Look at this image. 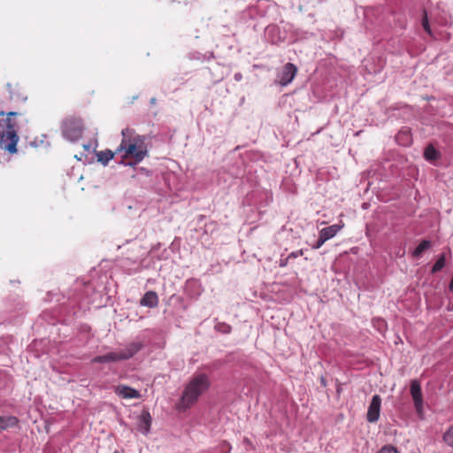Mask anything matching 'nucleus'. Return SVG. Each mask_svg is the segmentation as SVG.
Here are the masks:
<instances>
[{
  "label": "nucleus",
  "mask_w": 453,
  "mask_h": 453,
  "mask_svg": "<svg viewBox=\"0 0 453 453\" xmlns=\"http://www.w3.org/2000/svg\"><path fill=\"white\" fill-rule=\"evenodd\" d=\"M114 152H112L111 150H105L97 152V159L99 162H101L104 165H106L110 160H111L114 157Z\"/></svg>",
  "instance_id": "14"
},
{
  "label": "nucleus",
  "mask_w": 453,
  "mask_h": 453,
  "mask_svg": "<svg viewBox=\"0 0 453 453\" xmlns=\"http://www.w3.org/2000/svg\"><path fill=\"white\" fill-rule=\"evenodd\" d=\"M142 349L140 342H131L126 346L125 349H118L106 353L102 356H97L92 359L93 363H114L131 358Z\"/></svg>",
  "instance_id": "4"
},
{
  "label": "nucleus",
  "mask_w": 453,
  "mask_h": 453,
  "mask_svg": "<svg viewBox=\"0 0 453 453\" xmlns=\"http://www.w3.org/2000/svg\"><path fill=\"white\" fill-rule=\"evenodd\" d=\"M411 395L412 396L414 406L418 412L422 411L423 408V397L421 392V387L418 381L412 380L411 384Z\"/></svg>",
  "instance_id": "8"
},
{
  "label": "nucleus",
  "mask_w": 453,
  "mask_h": 453,
  "mask_svg": "<svg viewBox=\"0 0 453 453\" xmlns=\"http://www.w3.org/2000/svg\"><path fill=\"white\" fill-rule=\"evenodd\" d=\"M83 125L81 119L69 118L63 122L62 134L71 142L79 140L82 135Z\"/></svg>",
  "instance_id": "5"
},
{
  "label": "nucleus",
  "mask_w": 453,
  "mask_h": 453,
  "mask_svg": "<svg viewBox=\"0 0 453 453\" xmlns=\"http://www.w3.org/2000/svg\"><path fill=\"white\" fill-rule=\"evenodd\" d=\"M381 406V398L379 395H374L369 404L366 419L370 423H375L380 418Z\"/></svg>",
  "instance_id": "6"
},
{
  "label": "nucleus",
  "mask_w": 453,
  "mask_h": 453,
  "mask_svg": "<svg viewBox=\"0 0 453 453\" xmlns=\"http://www.w3.org/2000/svg\"><path fill=\"white\" fill-rule=\"evenodd\" d=\"M210 384L209 377L206 374L199 373L194 375L184 388L179 408L181 410L189 409L208 390Z\"/></svg>",
  "instance_id": "2"
},
{
  "label": "nucleus",
  "mask_w": 453,
  "mask_h": 453,
  "mask_svg": "<svg viewBox=\"0 0 453 453\" xmlns=\"http://www.w3.org/2000/svg\"><path fill=\"white\" fill-rule=\"evenodd\" d=\"M303 254V250H296V251H293L291 252L288 256V258H296L300 256H302Z\"/></svg>",
  "instance_id": "21"
},
{
  "label": "nucleus",
  "mask_w": 453,
  "mask_h": 453,
  "mask_svg": "<svg viewBox=\"0 0 453 453\" xmlns=\"http://www.w3.org/2000/svg\"><path fill=\"white\" fill-rule=\"evenodd\" d=\"M377 453H397V450L393 446H384Z\"/></svg>",
  "instance_id": "20"
},
{
  "label": "nucleus",
  "mask_w": 453,
  "mask_h": 453,
  "mask_svg": "<svg viewBox=\"0 0 453 453\" xmlns=\"http://www.w3.org/2000/svg\"><path fill=\"white\" fill-rule=\"evenodd\" d=\"M289 258H285V259H280V267H285L287 265H288V262Z\"/></svg>",
  "instance_id": "23"
},
{
  "label": "nucleus",
  "mask_w": 453,
  "mask_h": 453,
  "mask_svg": "<svg viewBox=\"0 0 453 453\" xmlns=\"http://www.w3.org/2000/svg\"><path fill=\"white\" fill-rule=\"evenodd\" d=\"M442 439L449 447L453 448V425L445 431Z\"/></svg>",
  "instance_id": "16"
},
{
  "label": "nucleus",
  "mask_w": 453,
  "mask_h": 453,
  "mask_svg": "<svg viewBox=\"0 0 453 453\" xmlns=\"http://www.w3.org/2000/svg\"><path fill=\"white\" fill-rule=\"evenodd\" d=\"M445 260H446L445 256L443 254H441L438 257V259L436 260L434 265H433L432 273H435L441 271L445 265Z\"/></svg>",
  "instance_id": "17"
},
{
  "label": "nucleus",
  "mask_w": 453,
  "mask_h": 453,
  "mask_svg": "<svg viewBox=\"0 0 453 453\" xmlns=\"http://www.w3.org/2000/svg\"><path fill=\"white\" fill-rule=\"evenodd\" d=\"M431 247V242L427 240H423L418 246L414 250L412 256L419 257L421 254Z\"/></svg>",
  "instance_id": "15"
},
{
  "label": "nucleus",
  "mask_w": 453,
  "mask_h": 453,
  "mask_svg": "<svg viewBox=\"0 0 453 453\" xmlns=\"http://www.w3.org/2000/svg\"><path fill=\"white\" fill-rule=\"evenodd\" d=\"M320 381H321V384H322L324 387H326V380H325V378H324V377H321V378H320Z\"/></svg>",
  "instance_id": "26"
},
{
  "label": "nucleus",
  "mask_w": 453,
  "mask_h": 453,
  "mask_svg": "<svg viewBox=\"0 0 453 453\" xmlns=\"http://www.w3.org/2000/svg\"><path fill=\"white\" fill-rule=\"evenodd\" d=\"M422 27H424L425 31L428 35H432V31H431L430 26H429L427 13L426 12H424V16L422 19Z\"/></svg>",
  "instance_id": "19"
},
{
  "label": "nucleus",
  "mask_w": 453,
  "mask_h": 453,
  "mask_svg": "<svg viewBox=\"0 0 453 453\" xmlns=\"http://www.w3.org/2000/svg\"><path fill=\"white\" fill-rule=\"evenodd\" d=\"M325 242H326V241H325V240H323V238L319 235V240L317 241V242H316L314 245H312V247H311V248H312L313 250H318V249H319V248H320V247H321Z\"/></svg>",
  "instance_id": "22"
},
{
  "label": "nucleus",
  "mask_w": 453,
  "mask_h": 453,
  "mask_svg": "<svg viewBox=\"0 0 453 453\" xmlns=\"http://www.w3.org/2000/svg\"><path fill=\"white\" fill-rule=\"evenodd\" d=\"M19 419L15 416H0V434L18 425Z\"/></svg>",
  "instance_id": "13"
},
{
  "label": "nucleus",
  "mask_w": 453,
  "mask_h": 453,
  "mask_svg": "<svg viewBox=\"0 0 453 453\" xmlns=\"http://www.w3.org/2000/svg\"><path fill=\"white\" fill-rule=\"evenodd\" d=\"M139 163L140 162H136V159H134V161L127 162L125 165H128V166H131V167H134Z\"/></svg>",
  "instance_id": "24"
},
{
  "label": "nucleus",
  "mask_w": 453,
  "mask_h": 453,
  "mask_svg": "<svg viewBox=\"0 0 453 453\" xmlns=\"http://www.w3.org/2000/svg\"><path fill=\"white\" fill-rule=\"evenodd\" d=\"M242 75L240 73H237L234 74V80L235 81H239L242 80Z\"/></svg>",
  "instance_id": "25"
},
{
  "label": "nucleus",
  "mask_w": 453,
  "mask_h": 453,
  "mask_svg": "<svg viewBox=\"0 0 453 453\" xmlns=\"http://www.w3.org/2000/svg\"><path fill=\"white\" fill-rule=\"evenodd\" d=\"M343 224H334L326 227L322 228L319 231V235L326 242L334 237L337 233L343 227Z\"/></svg>",
  "instance_id": "9"
},
{
  "label": "nucleus",
  "mask_w": 453,
  "mask_h": 453,
  "mask_svg": "<svg viewBox=\"0 0 453 453\" xmlns=\"http://www.w3.org/2000/svg\"><path fill=\"white\" fill-rule=\"evenodd\" d=\"M115 392L126 399H136L140 397V393L136 389L127 386H119L117 387Z\"/></svg>",
  "instance_id": "10"
},
{
  "label": "nucleus",
  "mask_w": 453,
  "mask_h": 453,
  "mask_svg": "<svg viewBox=\"0 0 453 453\" xmlns=\"http://www.w3.org/2000/svg\"><path fill=\"white\" fill-rule=\"evenodd\" d=\"M122 140L116 150V153H122L121 157H132L136 162H142L149 154L146 137L135 133L134 129L124 128L121 131Z\"/></svg>",
  "instance_id": "1"
},
{
  "label": "nucleus",
  "mask_w": 453,
  "mask_h": 453,
  "mask_svg": "<svg viewBox=\"0 0 453 453\" xmlns=\"http://www.w3.org/2000/svg\"><path fill=\"white\" fill-rule=\"evenodd\" d=\"M17 115L15 111L7 113V118L0 120V149L4 150L10 154L17 152V143L19 140L17 130L16 123L13 122L10 117Z\"/></svg>",
  "instance_id": "3"
},
{
  "label": "nucleus",
  "mask_w": 453,
  "mask_h": 453,
  "mask_svg": "<svg viewBox=\"0 0 453 453\" xmlns=\"http://www.w3.org/2000/svg\"><path fill=\"white\" fill-rule=\"evenodd\" d=\"M438 152L433 146H427L425 150L424 156L427 160H434L437 157Z\"/></svg>",
  "instance_id": "18"
},
{
  "label": "nucleus",
  "mask_w": 453,
  "mask_h": 453,
  "mask_svg": "<svg viewBox=\"0 0 453 453\" xmlns=\"http://www.w3.org/2000/svg\"><path fill=\"white\" fill-rule=\"evenodd\" d=\"M151 426V416L149 411H143L140 415V423L138 426V430L144 434H147L150 432Z\"/></svg>",
  "instance_id": "11"
},
{
  "label": "nucleus",
  "mask_w": 453,
  "mask_h": 453,
  "mask_svg": "<svg viewBox=\"0 0 453 453\" xmlns=\"http://www.w3.org/2000/svg\"><path fill=\"white\" fill-rule=\"evenodd\" d=\"M297 73L296 66L292 63L286 64L278 75L279 83L287 86L292 82Z\"/></svg>",
  "instance_id": "7"
},
{
  "label": "nucleus",
  "mask_w": 453,
  "mask_h": 453,
  "mask_svg": "<svg viewBox=\"0 0 453 453\" xmlns=\"http://www.w3.org/2000/svg\"><path fill=\"white\" fill-rule=\"evenodd\" d=\"M141 305L154 308L158 304V297L156 292L148 291L144 294L140 302Z\"/></svg>",
  "instance_id": "12"
}]
</instances>
